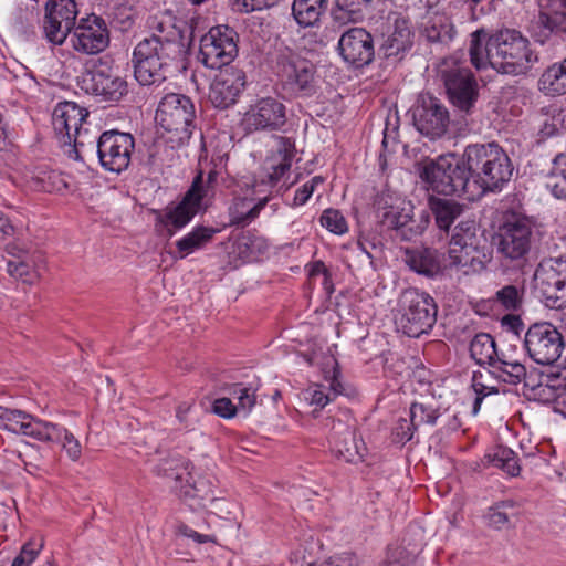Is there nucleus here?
<instances>
[{
  "label": "nucleus",
  "instance_id": "nucleus-37",
  "mask_svg": "<svg viewBox=\"0 0 566 566\" xmlns=\"http://www.w3.org/2000/svg\"><path fill=\"white\" fill-rule=\"evenodd\" d=\"M217 232L218 230L211 227H195L190 232L176 241L178 258L185 259L195 251L202 249L212 240Z\"/></svg>",
  "mask_w": 566,
  "mask_h": 566
},
{
  "label": "nucleus",
  "instance_id": "nucleus-49",
  "mask_svg": "<svg viewBox=\"0 0 566 566\" xmlns=\"http://www.w3.org/2000/svg\"><path fill=\"white\" fill-rule=\"evenodd\" d=\"M201 410L196 408L195 401H182L176 408V419L181 430L193 431L200 422Z\"/></svg>",
  "mask_w": 566,
  "mask_h": 566
},
{
  "label": "nucleus",
  "instance_id": "nucleus-40",
  "mask_svg": "<svg viewBox=\"0 0 566 566\" xmlns=\"http://www.w3.org/2000/svg\"><path fill=\"white\" fill-rule=\"evenodd\" d=\"M17 248L12 247L8 251L12 254L13 259L7 262V272L10 276L22 281L27 284H34L38 280V273L34 270V262L25 252L19 251L14 253Z\"/></svg>",
  "mask_w": 566,
  "mask_h": 566
},
{
  "label": "nucleus",
  "instance_id": "nucleus-23",
  "mask_svg": "<svg viewBox=\"0 0 566 566\" xmlns=\"http://www.w3.org/2000/svg\"><path fill=\"white\" fill-rule=\"evenodd\" d=\"M245 83L242 70L235 66L224 67L211 83L209 99L214 107L226 109L238 102Z\"/></svg>",
  "mask_w": 566,
  "mask_h": 566
},
{
  "label": "nucleus",
  "instance_id": "nucleus-6",
  "mask_svg": "<svg viewBox=\"0 0 566 566\" xmlns=\"http://www.w3.org/2000/svg\"><path fill=\"white\" fill-rule=\"evenodd\" d=\"M437 313L438 306L430 294L418 289H407L399 298L397 329L409 337H419L433 327Z\"/></svg>",
  "mask_w": 566,
  "mask_h": 566
},
{
  "label": "nucleus",
  "instance_id": "nucleus-22",
  "mask_svg": "<svg viewBox=\"0 0 566 566\" xmlns=\"http://www.w3.org/2000/svg\"><path fill=\"white\" fill-rule=\"evenodd\" d=\"M530 32L541 44L547 43L553 35L566 33V0H545Z\"/></svg>",
  "mask_w": 566,
  "mask_h": 566
},
{
  "label": "nucleus",
  "instance_id": "nucleus-54",
  "mask_svg": "<svg viewBox=\"0 0 566 566\" xmlns=\"http://www.w3.org/2000/svg\"><path fill=\"white\" fill-rule=\"evenodd\" d=\"M437 410L423 403L415 402L410 407V419L416 428L422 424H436L438 418Z\"/></svg>",
  "mask_w": 566,
  "mask_h": 566
},
{
  "label": "nucleus",
  "instance_id": "nucleus-16",
  "mask_svg": "<svg viewBox=\"0 0 566 566\" xmlns=\"http://www.w3.org/2000/svg\"><path fill=\"white\" fill-rule=\"evenodd\" d=\"M70 41L76 52L94 55L108 48L111 31L106 21L93 13L78 20Z\"/></svg>",
  "mask_w": 566,
  "mask_h": 566
},
{
  "label": "nucleus",
  "instance_id": "nucleus-10",
  "mask_svg": "<svg viewBox=\"0 0 566 566\" xmlns=\"http://www.w3.org/2000/svg\"><path fill=\"white\" fill-rule=\"evenodd\" d=\"M533 280L546 307H566V256L543 259L536 266Z\"/></svg>",
  "mask_w": 566,
  "mask_h": 566
},
{
  "label": "nucleus",
  "instance_id": "nucleus-38",
  "mask_svg": "<svg viewBox=\"0 0 566 566\" xmlns=\"http://www.w3.org/2000/svg\"><path fill=\"white\" fill-rule=\"evenodd\" d=\"M421 32L430 42H448L454 34L453 25L443 13H433L423 19Z\"/></svg>",
  "mask_w": 566,
  "mask_h": 566
},
{
  "label": "nucleus",
  "instance_id": "nucleus-56",
  "mask_svg": "<svg viewBox=\"0 0 566 566\" xmlns=\"http://www.w3.org/2000/svg\"><path fill=\"white\" fill-rule=\"evenodd\" d=\"M482 374L474 373L472 378V389L475 394L473 406H472V413L475 416L482 405V401L485 397L489 395H495L499 392V390L493 386H488L484 382L481 381Z\"/></svg>",
  "mask_w": 566,
  "mask_h": 566
},
{
  "label": "nucleus",
  "instance_id": "nucleus-59",
  "mask_svg": "<svg viewBox=\"0 0 566 566\" xmlns=\"http://www.w3.org/2000/svg\"><path fill=\"white\" fill-rule=\"evenodd\" d=\"M416 429L411 419H399L392 431L394 440L397 443L405 444L412 439Z\"/></svg>",
  "mask_w": 566,
  "mask_h": 566
},
{
  "label": "nucleus",
  "instance_id": "nucleus-12",
  "mask_svg": "<svg viewBox=\"0 0 566 566\" xmlns=\"http://www.w3.org/2000/svg\"><path fill=\"white\" fill-rule=\"evenodd\" d=\"M237 32L227 25L211 28L200 40L199 61L208 69L222 70L238 55Z\"/></svg>",
  "mask_w": 566,
  "mask_h": 566
},
{
  "label": "nucleus",
  "instance_id": "nucleus-28",
  "mask_svg": "<svg viewBox=\"0 0 566 566\" xmlns=\"http://www.w3.org/2000/svg\"><path fill=\"white\" fill-rule=\"evenodd\" d=\"M333 370L325 376L328 385L313 384L303 391L305 401L315 407L313 412L322 410L343 392V386L337 378L336 360L333 359Z\"/></svg>",
  "mask_w": 566,
  "mask_h": 566
},
{
  "label": "nucleus",
  "instance_id": "nucleus-27",
  "mask_svg": "<svg viewBox=\"0 0 566 566\" xmlns=\"http://www.w3.org/2000/svg\"><path fill=\"white\" fill-rule=\"evenodd\" d=\"M412 44L413 32L410 22L403 18H398L395 21L392 32L381 43L379 53L386 60L398 61L411 49Z\"/></svg>",
  "mask_w": 566,
  "mask_h": 566
},
{
  "label": "nucleus",
  "instance_id": "nucleus-62",
  "mask_svg": "<svg viewBox=\"0 0 566 566\" xmlns=\"http://www.w3.org/2000/svg\"><path fill=\"white\" fill-rule=\"evenodd\" d=\"M213 411L218 416L230 419L238 415L234 402L230 398H219L214 400Z\"/></svg>",
  "mask_w": 566,
  "mask_h": 566
},
{
  "label": "nucleus",
  "instance_id": "nucleus-36",
  "mask_svg": "<svg viewBox=\"0 0 566 566\" xmlns=\"http://www.w3.org/2000/svg\"><path fill=\"white\" fill-rule=\"evenodd\" d=\"M328 0H293L292 14L298 25L313 27L327 9Z\"/></svg>",
  "mask_w": 566,
  "mask_h": 566
},
{
  "label": "nucleus",
  "instance_id": "nucleus-39",
  "mask_svg": "<svg viewBox=\"0 0 566 566\" xmlns=\"http://www.w3.org/2000/svg\"><path fill=\"white\" fill-rule=\"evenodd\" d=\"M470 356L480 366L490 369L501 352L496 349L495 340L490 334L479 333L470 343Z\"/></svg>",
  "mask_w": 566,
  "mask_h": 566
},
{
  "label": "nucleus",
  "instance_id": "nucleus-57",
  "mask_svg": "<svg viewBox=\"0 0 566 566\" xmlns=\"http://www.w3.org/2000/svg\"><path fill=\"white\" fill-rule=\"evenodd\" d=\"M43 547L42 543L28 542L25 543L19 555L12 562L11 566H30L40 554Z\"/></svg>",
  "mask_w": 566,
  "mask_h": 566
},
{
  "label": "nucleus",
  "instance_id": "nucleus-32",
  "mask_svg": "<svg viewBox=\"0 0 566 566\" xmlns=\"http://www.w3.org/2000/svg\"><path fill=\"white\" fill-rule=\"evenodd\" d=\"M373 0H334L332 19L339 25L357 23L370 12Z\"/></svg>",
  "mask_w": 566,
  "mask_h": 566
},
{
  "label": "nucleus",
  "instance_id": "nucleus-24",
  "mask_svg": "<svg viewBox=\"0 0 566 566\" xmlns=\"http://www.w3.org/2000/svg\"><path fill=\"white\" fill-rule=\"evenodd\" d=\"M342 57L354 66H364L373 61L375 50L373 36L363 28H352L338 41Z\"/></svg>",
  "mask_w": 566,
  "mask_h": 566
},
{
  "label": "nucleus",
  "instance_id": "nucleus-3",
  "mask_svg": "<svg viewBox=\"0 0 566 566\" xmlns=\"http://www.w3.org/2000/svg\"><path fill=\"white\" fill-rule=\"evenodd\" d=\"M468 171L467 198L473 200L486 191L500 190L510 181L513 167L506 153L496 144L469 145L462 156Z\"/></svg>",
  "mask_w": 566,
  "mask_h": 566
},
{
  "label": "nucleus",
  "instance_id": "nucleus-31",
  "mask_svg": "<svg viewBox=\"0 0 566 566\" xmlns=\"http://www.w3.org/2000/svg\"><path fill=\"white\" fill-rule=\"evenodd\" d=\"M488 373L494 379L509 385L521 384L527 375L526 367L522 361L503 352L493 361Z\"/></svg>",
  "mask_w": 566,
  "mask_h": 566
},
{
  "label": "nucleus",
  "instance_id": "nucleus-45",
  "mask_svg": "<svg viewBox=\"0 0 566 566\" xmlns=\"http://www.w3.org/2000/svg\"><path fill=\"white\" fill-rule=\"evenodd\" d=\"M235 248L242 258L250 261L254 260L258 255L263 254L268 250L269 244L262 237L245 233L238 238Z\"/></svg>",
  "mask_w": 566,
  "mask_h": 566
},
{
  "label": "nucleus",
  "instance_id": "nucleus-1",
  "mask_svg": "<svg viewBox=\"0 0 566 566\" xmlns=\"http://www.w3.org/2000/svg\"><path fill=\"white\" fill-rule=\"evenodd\" d=\"M469 53L476 70L491 66L509 75H525L538 63L530 40L515 29H503L491 35L483 29L474 31Z\"/></svg>",
  "mask_w": 566,
  "mask_h": 566
},
{
  "label": "nucleus",
  "instance_id": "nucleus-20",
  "mask_svg": "<svg viewBox=\"0 0 566 566\" xmlns=\"http://www.w3.org/2000/svg\"><path fill=\"white\" fill-rule=\"evenodd\" d=\"M277 75L283 91L297 95L312 88L314 67L310 61L295 54L282 55L277 63Z\"/></svg>",
  "mask_w": 566,
  "mask_h": 566
},
{
  "label": "nucleus",
  "instance_id": "nucleus-35",
  "mask_svg": "<svg viewBox=\"0 0 566 566\" xmlns=\"http://www.w3.org/2000/svg\"><path fill=\"white\" fill-rule=\"evenodd\" d=\"M537 88L551 97L566 94V57L544 70L537 81Z\"/></svg>",
  "mask_w": 566,
  "mask_h": 566
},
{
  "label": "nucleus",
  "instance_id": "nucleus-21",
  "mask_svg": "<svg viewBox=\"0 0 566 566\" xmlns=\"http://www.w3.org/2000/svg\"><path fill=\"white\" fill-rule=\"evenodd\" d=\"M286 120L285 106L273 97L258 99L244 113L242 125L247 132L275 130Z\"/></svg>",
  "mask_w": 566,
  "mask_h": 566
},
{
  "label": "nucleus",
  "instance_id": "nucleus-53",
  "mask_svg": "<svg viewBox=\"0 0 566 566\" xmlns=\"http://www.w3.org/2000/svg\"><path fill=\"white\" fill-rule=\"evenodd\" d=\"M416 551H408L403 546H389L385 560L379 566H410Z\"/></svg>",
  "mask_w": 566,
  "mask_h": 566
},
{
  "label": "nucleus",
  "instance_id": "nucleus-33",
  "mask_svg": "<svg viewBox=\"0 0 566 566\" xmlns=\"http://www.w3.org/2000/svg\"><path fill=\"white\" fill-rule=\"evenodd\" d=\"M449 264L468 275L484 269V253L480 248H449Z\"/></svg>",
  "mask_w": 566,
  "mask_h": 566
},
{
  "label": "nucleus",
  "instance_id": "nucleus-13",
  "mask_svg": "<svg viewBox=\"0 0 566 566\" xmlns=\"http://www.w3.org/2000/svg\"><path fill=\"white\" fill-rule=\"evenodd\" d=\"M564 338L551 323L531 325L524 336V347L536 364L552 365L564 350Z\"/></svg>",
  "mask_w": 566,
  "mask_h": 566
},
{
  "label": "nucleus",
  "instance_id": "nucleus-17",
  "mask_svg": "<svg viewBox=\"0 0 566 566\" xmlns=\"http://www.w3.org/2000/svg\"><path fill=\"white\" fill-rule=\"evenodd\" d=\"M77 14V4L74 0H49L43 20L45 39L54 45L63 44L76 27Z\"/></svg>",
  "mask_w": 566,
  "mask_h": 566
},
{
  "label": "nucleus",
  "instance_id": "nucleus-5",
  "mask_svg": "<svg viewBox=\"0 0 566 566\" xmlns=\"http://www.w3.org/2000/svg\"><path fill=\"white\" fill-rule=\"evenodd\" d=\"M216 182V172H209L206 179L201 174L198 175L181 201L156 213V229L168 238L175 235L191 221L202 203L214 196Z\"/></svg>",
  "mask_w": 566,
  "mask_h": 566
},
{
  "label": "nucleus",
  "instance_id": "nucleus-43",
  "mask_svg": "<svg viewBox=\"0 0 566 566\" xmlns=\"http://www.w3.org/2000/svg\"><path fill=\"white\" fill-rule=\"evenodd\" d=\"M481 238L478 235V226L473 220L459 222L452 233L450 248H480Z\"/></svg>",
  "mask_w": 566,
  "mask_h": 566
},
{
  "label": "nucleus",
  "instance_id": "nucleus-18",
  "mask_svg": "<svg viewBox=\"0 0 566 566\" xmlns=\"http://www.w3.org/2000/svg\"><path fill=\"white\" fill-rule=\"evenodd\" d=\"M156 472L159 475L172 479L175 481L174 490L179 497L187 500H199L198 505L202 501L213 500V493L205 481L191 482V474L188 467L181 459H165L157 467Z\"/></svg>",
  "mask_w": 566,
  "mask_h": 566
},
{
  "label": "nucleus",
  "instance_id": "nucleus-46",
  "mask_svg": "<svg viewBox=\"0 0 566 566\" xmlns=\"http://www.w3.org/2000/svg\"><path fill=\"white\" fill-rule=\"evenodd\" d=\"M537 395L545 401L553 402V409L556 413L562 415L566 418V386H556L551 381L543 384L541 382L537 387Z\"/></svg>",
  "mask_w": 566,
  "mask_h": 566
},
{
  "label": "nucleus",
  "instance_id": "nucleus-25",
  "mask_svg": "<svg viewBox=\"0 0 566 566\" xmlns=\"http://www.w3.org/2000/svg\"><path fill=\"white\" fill-rule=\"evenodd\" d=\"M88 112L74 102L59 103L52 114V126L56 138L63 146H71V135L83 125Z\"/></svg>",
  "mask_w": 566,
  "mask_h": 566
},
{
  "label": "nucleus",
  "instance_id": "nucleus-34",
  "mask_svg": "<svg viewBox=\"0 0 566 566\" xmlns=\"http://www.w3.org/2000/svg\"><path fill=\"white\" fill-rule=\"evenodd\" d=\"M268 202V196L258 200L248 197L235 198L229 208L230 223L234 226H247L259 217L260 211Z\"/></svg>",
  "mask_w": 566,
  "mask_h": 566
},
{
  "label": "nucleus",
  "instance_id": "nucleus-15",
  "mask_svg": "<svg viewBox=\"0 0 566 566\" xmlns=\"http://www.w3.org/2000/svg\"><path fill=\"white\" fill-rule=\"evenodd\" d=\"M78 87L86 94L106 102H118L127 94V83L106 65H94L77 77Z\"/></svg>",
  "mask_w": 566,
  "mask_h": 566
},
{
  "label": "nucleus",
  "instance_id": "nucleus-52",
  "mask_svg": "<svg viewBox=\"0 0 566 566\" xmlns=\"http://www.w3.org/2000/svg\"><path fill=\"white\" fill-rule=\"evenodd\" d=\"M321 226L334 234H345L348 231V223L344 214L337 209H326L319 218Z\"/></svg>",
  "mask_w": 566,
  "mask_h": 566
},
{
  "label": "nucleus",
  "instance_id": "nucleus-29",
  "mask_svg": "<svg viewBox=\"0 0 566 566\" xmlns=\"http://www.w3.org/2000/svg\"><path fill=\"white\" fill-rule=\"evenodd\" d=\"M294 154L295 145L290 138H276L272 155L265 160V168L272 170L268 175L270 185H275L291 168Z\"/></svg>",
  "mask_w": 566,
  "mask_h": 566
},
{
  "label": "nucleus",
  "instance_id": "nucleus-19",
  "mask_svg": "<svg viewBox=\"0 0 566 566\" xmlns=\"http://www.w3.org/2000/svg\"><path fill=\"white\" fill-rule=\"evenodd\" d=\"M412 119L417 130L431 139L444 135L450 123L447 107L432 96L418 101L412 109Z\"/></svg>",
  "mask_w": 566,
  "mask_h": 566
},
{
  "label": "nucleus",
  "instance_id": "nucleus-7",
  "mask_svg": "<svg viewBox=\"0 0 566 566\" xmlns=\"http://www.w3.org/2000/svg\"><path fill=\"white\" fill-rule=\"evenodd\" d=\"M419 177L427 187L446 196H465L467 175L462 160L455 161L452 155L424 160L418 165Z\"/></svg>",
  "mask_w": 566,
  "mask_h": 566
},
{
  "label": "nucleus",
  "instance_id": "nucleus-64",
  "mask_svg": "<svg viewBox=\"0 0 566 566\" xmlns=\"http://www.w3.org/2000/svg\"><path fill=\"white\" fill-rule=\"evenodd\" d=\"M444 428L448 431H457L462 426V419L460 412L453 411L452 413L446 412L443 415Z\"/></svg>",
  "mask_w": 566,
  "mask_h": 566
},
{
  "label": "nucleus",
  "instance_id": "nucleus-63",
  "mask_svg": "<svg viewBox=\"0 0 566 566\" xmlns=\"http://www.w3.org/2000/svg\"><path fill=\"white\" fill-rule=\"evenodd\" d=\"M177 534L185 536V537L192 538L193 541H196L199 544L214 542L213 536L200 534V533L193 531L192 528H190L186 524H180L177 526Z\"/></svg>",
  "mask_w": 566,
  "mask_h": 566
},
{
  "label": "nucleus",
  "instance_id": "nucleus-41",
  "mask_svg": "<svg viewBox=\"0 0 566 566\" xmlns=\"http://www.w3.org/2000/svg\"><path fill=\"white\" fill-rule=\"evenodd\" d=\"M429 207L434 216L436 223L441 230H449L450 226L461 214L462 207L453 200L444 198L429 199Z\"/></svg>",
  "mask_w": 566,
  "mask_h": 566
},
{
  "label": "nucleus",
  "instance_id": "nucleus-61",
  "mask_svg": "<svg viewBox=\"0 0 566 566\" xmlns=\"http://www.w3.org/2000/svg\"><path fill=\"white\" fill-rule=\"evenodd\" d=\"M279 0H235V9L241 12H252L273 7Z\"/></svg>",
  "mask_w": 566,
  "mask_h": 566
},
{
  "label": "nucleus",
  "instance_id": "nucleus-9",
  "mask_svg": "<svg viewBox=\"0 0 566 566\" xmlns=\"http://www.w3.org/2000/svg\"><path fill=\"white\" fill-rule=\"evenodd\" d=\"M195 105L182 94L165 95L156 111V122L166 132L176 135L177 142L188 140L195 127Z\"/></svg>",
  "mask_w": 566,
  "mask_h": 566
},
{
  "label": "nucleus",
  "instance_id": "nucleus-44",
  "mask_svg": "<svg viewBox=\"0 0 566 566\" xmlns=\"http://www.w3.org/2000/svg\"><path fill=\"white\" fill-rule=\"evenodd\" d=\"M485 458L495 468H500L512 476H516L520 473V465L517 457L514 451L505 447H496L489 452Z\"/></svg>",
  "mask_w": 566,
  "mask_h": 566
},
{
  "label": "nucleus",
  "instance_id": "nucleus-14",
  "mask_svg": "<svg viewBox=\"0 0 566 566\" xmlns=\"http://www.w3.org/2000/svg\"><path fill=\"white\" fill-rule=\"evenodd\" d=\"M135 147L130 134L118 130H107L98 136L96 153L101 166L111 172L120 174L130 164L132 153Z\"/></svg>",
  "mask_w": 566,
  "mask_h": 566
},
{
  "label": "nucleus",
  "instance_id": "nucleus-58",
  "mask_svg": "<svg viewBox=\"0 0 566 566\" xmlns=\"http://www.w3.org/2000/svg\"><path fill=\"white\" fill-rule=\"evenodd\" d=\"M324 182V178L321 176L313 177L310 181L305 182L301 188L295 191L293 199V206H303L314 193L317 186Z\"/></svg>",
  "mask_w": 566,
  "mask_h": 566
},
{
  "label": "nucleus",
  "instance_id": "nucleus-51",
  "mask_svg": "<svg viewBox=\"0 0 566 566\" xmlns=\"http://www.w3.org/2000/svg\"><path fill=\"white\" fill-rule=\"evenodd\" d=\"M56 177L54 172L39 171L35 174L29 171L24 176V185L34 191L52 192L57 189L53 182Z\"/></svg>",
  "mask_w": 566,
  "mask_h": 566
},
{
  "label": "nucleus",
  "instance_id": "nucleus-2",
  "mask_svg": "<svg viewBox=\"0 0 566 566\" xmlns=\"http://www.w3.org/2000/svg\"><path fill=\"white\" fill-rule=\"evenodd\" d=\"M157 29L158 33L139 41L133 51L134 76L144 86L158 85L172 76L182 56L178 32L164 33L161 24Z\"/></svg>",
  "mask_w": 566,
  "mask_h": 566
},
{
  "label": "nucleus",
  "instance_id": "nucleus-30",
  "mask_svg": "<svg viewBox=\"0 0 566 566\" xmlns=\"http://www.w3.org/2000/svg\"><path fill=\"white\" fill-rule=\"evenodd\" d=\"M405 262L412 271L427 277H434L442 271L441 254L434 249H408Z\"/></svg>",
  "mask_w": 566,
  "mask_h": 566
},
{
  "label": "nucleus",
  "instance_id": "nucleus-50",
  "mask_svg": "<svg viewBox=\"0 0 566 566\" xmlns=\"http://www.w3.org/2000/svg\"><path fill=\"white\" fill-rule=\"evenodd\" d=\"M232 399L237 401L234 403L238 415L248 416L256 402L255 392L251 388H247L241 384H235L230 389Z\"/></svg>",
  "mask_w": 566,
  "mask_h": 566
},
{
  "label": "nucleus",
  "instance_id": "nucleus-11",
  "mask_svg": "<svg viewBox=\"0 0 566 566\" xmlns=\"http://www.w3.org/2000/svg\"><path fill=\"white\" fill-rule=\"evenodd\" d=\"M535 242L533 222L524 216L512 214L497 232V252L510 261H525Z\"/></svg>",
  "mask_w": 566,
  "mask_h": 566
},
{
  "label": "nucleus",
  "instance_id": "nucleus-48",
  "mask_svg": "<svg viewBox=\"0 0 566 566\" xmlns=\"http://www.w3.org/2000/svg\"><path fill=\"white\" fill-rule=\"evenodd\" d=\"M514 516H516L514 503L504 501L490 507L485 517L490 526L503 530L512 526L511 518Z\"/></svg>",
  "mask_w": 566,
  "mask_h": 566
},
{
  "label": "nucleus",
  "instance_id": "nucleus-47",
  "mask_svg": "<svg viewBox=\"0 0 566 566\" xmlns=\"http://www.w3.org/2000/svg\"><path fill=\"white\" fill-rule=\"evenodd\" d=\"M97 139L98 137L96 133L93 132L91 124L87 123V120H84L83 125L76 127L75 132L71 135V146L73 148L70 150V154L74 153V158L80 159V149L88 147L90 150H94V148H96Z\"/></svg>",
  "mask_w": 566,
  "mask_h": 566
},
{
  "label": "nucleus",
  "instance_id": "nucleus-4",
  "mask_svg": "<svg viewBox=\"0 0 566 566\" xmlns=\"http://www.w3.org/2000/svg\"><path fill=\"white\" fill-rule=\"evenodd\" d=\"M0 428L13 433L23 434L41 442L59 443L67 458L76 462L82 457L78 439L65 427L41 420L19 410L0 407Z\"/></svg>",
  "mask_w": 566,
  "mask_h": 566
},
{
  "label": "nucleus",
  "instance_id": "nucleus-42",
  "mask_svg": "<svg viewBox=\"0 0 566 566\" xmlns=\"http://www.w3.org/2000/svg\"><path fill=\"white\" fill-rule=\"evenodd\" d=\"M546 187L557 199H566V154H558L546 176Z\"/></svg>",
  "mask_w": 566,
  "mask_h": 566
},
{
  "label": "nucleus",
  "instance_id": "nucleus-26",
  "mask_svg": "<svg viewBox=\"0 0 566 566\" xmlns=\"http://www.w3.org/2000/svg\"><path fill=\"white\" fill-rule=\"evenodd\" d=\"M331 443L334 454L344 462L356 463L363 459L353 424L342 420L334 421Z\"/></svg>",
  "mask_w": 566,
  "mask_h": 566
},
{
  "label": "nucleus",
  "instance_id": "nucleus-60",
  "mask_svg": "<svg viewBox=\"0 0 566 566\" xmlns=\"http://www.w3.org/2000/svg\"><path fill=\"white\" fill-rule=\"evenodd\" d=\"M412 206L410 202L403 203L401 211L398 212L394 207H390V211L386 213L387 217H391V223L395 228H401L407 226L411 220Z\"/></svg>",
  "mask_w": 566,
  "mask_h": 566
},
{
  "label": "nucleus",
  "instance_id": "nucleus-8",
  "mask_svg": "<svg viewBox=\"0 0 566 566\" xmlns=\"http://www.w3.org/2000/svg\"><path fill=\"white\" fill-rule=\"evenodd\" d=\"M438 74L451 104L459 112L470 114L479 97V86L472 72L459 59L450 56L441 62Z\"/></svg>",
  "mask_w": 566,
  "mask_h": 566
},
{
  "label": "nucleus",
  "instance_id": "nucleus-55",
  "mask_svg": "<svg viewBox=\"0 0 566 566\" xmlns=\"http://www.w3.org/2000/svg\"><path fill=\"white\" fill-rule=\"evenodd\" d=\"M496 300L509 311H516L522 304V293L515 285H505L496 292Z\"/></svg>",
  "mask_w": 566,
  "mask_h": 566
}]
</instances>
